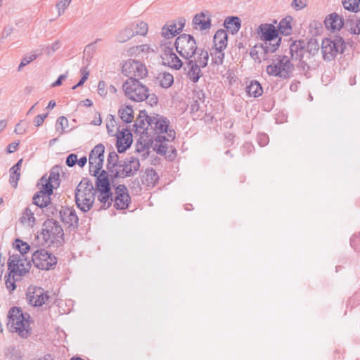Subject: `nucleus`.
Here are the masks:
<instances>
[{"mask_svg": "<svg viewBox=\"0 0 360 360\" xmlns=\"http://www.w3.org/2000/svg\"><path fill=\"white\" fill-rule=\"evenodd\" d=\"M122 89L124 95L133 101L141 102L146 99H149L150 105L158 103V98L155 95L150 97L148 87L139 79H127L122 85Z\"/></svg>", "mask_w": 360, "mask_h": 360, "instance_id": "obj_1", "label": "nucleus"}, {"mask_svg": "<svg viewBox=\"0 0 360 360\" xmlns=\"http://www.w3.org/2000/svg\"><path fill=\"white\" fill-rule=\"evenodd\" d=\"M96 193L92 182L86 178L83 179L75 190L77 207L84 212L89 211L94 202Z\"/></svg>", "mask_w": 360, "mask_h": 360, "instance_id": "obj_2", "label": "nucleus"}, {"mask_svg": "<svg viewBox=\"0 0 360 360\" xmlns=\"http://www.w3.org/2000/svg\"><path fill=\"white\" fill-rule=\"evenodd\" d=\"M8 323L12 332L17 333L22 338H27L30 334V316L28 314H23L21 309L13 307L8 312Z\"/></svg>", "mask_w": 360, "mask_h": 360, "instance_id": "obj_3", "label": "nucleus"}, {"mask_svg": "<svg viewBox=\"0 0 360 360\" xmlns=\"http://www.w3.org/2000/svg\"><path fill=\"white\" fill-rule=\"evenodd\" d=\"M186 60L184 70L187 72L188 77L195 83L202 76L201 69L207 65L209 53L206 50L200 49L195 57Z\"/></svg>", "mask_w": 360, "mask_h": 360, "instance_id": "obj_4", "label": "nucleus"}, {"mask_svg": "<svg viewBox=\"0 0 360 360\" xmlns=\"http://www.w3.org/2000/svg\"><path fill=\"white\" fill-rule=\"evenodd\" d=\"M150 120V131H154V139L156 141H170L175 137V132L174 130L168 129L169 121L162 116L159 115H152Z\"/></svg>", "mask_w": 360, "mask_h": 360, "instance_id": "obj_5", "label": "nucleus"}, {"mask_svg": "<svg viewBox=\"0 0 360 360\" xmlns=\"http://www.w3.org/2000/svg\"><path fill=\"white\" fill-rule=\"evenodd\" d=\"M174 46L179 54L186 60L195 57L202 49L198 48L194 37L188 34H180L176 39Z\"/></svg>", "mask_w": 360, "mask_h": 360, "instance_id": "obj_6", "label": "nucleus"}, {"mask_svg": "<svg viewBox=\"0 0 360 360\" xmlns=\"http://www.w3.org/2000/svg\"><path fill=\"white\" fill-rule=\"evenodd\" d=\"M294 65L286 56H279L266 67V72L270 76L287 79L290 77Z\"/></svg>", "mask_w": 360, "mask_h": 360, "instance_id": "obj_7", "label": "nucleus"}, {"mask_svg": "<svg viewBox=\"0 0 360 360\" xmlns=\"http://www.w3.org/2000/svg\"><path fill=\"white\" fill-rule=\"evenodd\" d=\"M30 261L27 260L22 255H11L8 260V270L9 276L12 279L20 280L21 276L29 271Z\"/></svg>", "mask_w": 360, "mask_h": 360, "instance_id": "obj_8", "label": "nucleus"}, {"mask_svg": "<svg viewBox=\"0 0 360 360\" xmlns=\"http://www.w3.org/2000/svg\"><path fill=\"white\" fill-rule=\"evenodd\" d=\"M345 43L340 36H335L333 40L325 38L321 43V52L325 60L330 61L335 58L338 53H343Z\"/></svg>", "mask_w": 360, "mask_h": 360, "instance_id": "obj_9", "label": "nucleus"}, {"mask_svg": "<svg viewBox=\"0 0 360 360\" xmlns=\"http://www.w3.org/2000/svg\"><path fill=\"white\" fill-rule=\"evenodd\" d=\"M32 261L37 268L49 270L56 264L57 258L46 249H39L33 252Z\"/></svg>", "mask_w": 360, "mask_h": 360, "instance_id": "obj_10", "label": "nucleus"}, {"mask_svg": "<svg viewBox=\"0 0 360 360\" xmlns=\"http://www.w3.org/2000/svg\"><path fill=\"white\" fill-rule=\"evenodd\" d=\"M44 240L47 243L58 241L64 235L63 230L59 223L53 219H47L44 223L41 231Z\"/></svg>", "mask_w": 360, "mask_h": 360, "instance_id": "obj_11", "label": "nucleus"}, {"mask_svg": "<svg viewBox=\"0 0 360 360\" xmlns=\"http://www.w3.org/2000/svg\"><path fill=\"white\" fill-rule=\"evenodd\" d=\"M140 167L139 158L133 156L120 160L115 172V178H125L134 176Z\"/></svg>", "mask_w": 360, "mask_h": 360, "instance_id": "obj_12", "label": "nucleus"}, {"mask_svg": "<svg viewBox=\"0 0 360 360\" xmlns=\"http://www.w3.org/2000/svg\"><path fill=\"white\" fill-rule=\"evenodd\" d=\"M122 72L129 79H142L148 73L146 66L142 63L135 60L126 61L122 65Z\"/></svg>", "mask_w": 360, "mask_h": 360, "instance_id": "obj_13", "label": "nucleus"}, {"mask_svg": "<svg viewBox=\"0 0 360 360\" xmlns=\"http://www.w3.org/2000/svg\"><path fill=\"white\" fill-rule=\"evenodd\" d=\"M281 39L275 44H270L264 42L263 44L255 45L250 51V56L255 60L261 62L262 60H265L268 53L275 52L279 46Z\"/></svg>", "mask_w": 360, "mask_h": 360, "instance_id": "obj_14", "label": "nucleus"}, {"mask_svg": "<svg viewBox=\"0 0 360 360\" xmlns=\"http://www.w3.org/2000/svg\"><path fill=\"white\" fill-rule=\"evenodd\" d=\"M27 300L33 307H41L46 304L49 299L47 292L41 288L30 286L27 292Z\"/></svg>", "mask_w": 360, "mask_h": 360, "instance_id": "obj_15", "label": "nucleus"}, {"mask_svg": "<svg viewBox=\"0 0 360 360\" xmlns=\"http://www.w3.org/2000/svg\"><path fill=\"white\" fill-rule=\"evenodd\" d=\"M42 186H44V192L48 194H52L53 190L60 185V168L58 166L53 167L49 176H44L41 179Z\"/></svg>", "mask_w": 360, "mask_h": 360, "instance_id": "obj_16", "label": "nucleus"}, {"mask_svg": "<svg viewBox=\"0 0 360 360\" xmlns=\"http://www.w3.org/2000/svg\"><path fill=\"white\" fill-rule=\"evenodd\" d=\"M150 120H152V116L148 115L145 110L141 111L133 124L132 130L136 134L149 135L151 124Z\"/></svg>", "mask_w": 360, "mask_h": 360, "instance_id": "obj_17", "label": "nucleus"}, {"mask_svg": "<svg viewBox=\"0 0 360 360\" xmlns=\"http://www.w3.org/2000/svg\"><path fill=\"white\" fill-rule=\"evenodd\" d=\"M114 207L117 210H123L128 207L131 198L124 185H119L115 189Z\"/></svg>", "mask_w": 360, "mask_h": 360, "instance_id": "obj_18", "label": "nucleus"}, {"mask_svg": "<svg viewBox=\"0 0 360 360\" xmlns=\"http://www.w3.org/2000/svg\"><path fill=\"white\" fill-rule=\"evenodd\" d=\"M162 63L165 65L174 69L179 70L183 66L182 61L173 51V49L170 47H165L161 55Z\"/></svg>", "mask_w": 360, "mask_h": 360, "instance_id": "obj_19", "label": "nucleus"}, {"mask_svg": "<svg viewBox=\"0 0 360 360\" xmlns=\"http://www.w3.org/2000/svg\"><path fill=\"white\" fill-rule=\"evenodd\" d=\"M257 32L260 39L270 44H271V41L275 40L278 36V30L275 26L268 23L261 24L258 27Z\"/></svg>", "mask_w": 360, "mask_h": 360, "instance_id": "obj_20", "label": "nucleus"}, {"mask_svg": "<svg viewBox=\"0 0 360 360\" xmlns=\"http://www.w3.org/2000/svg\"><path fill=\"white\" fill-rule=\"evenodd\" d=\"M117 151L121 153L126 150L132 143V135L131 131L127 129H117Z\"/></svg>", "mask_w": 360, "mask_h": 360, "instance_id": "obj_21", "label": "nucleus"}, {"mask_svg": "<svg viewBox=\"0 0 360 360\" xmlns=\"http://www.w3.org/2000/svg\"><path fill=\"white\" fill-rule=\"evenodd\" d=\"M59 214L61 221L70 228L75 229L78 226L79 219L72 207H62Z\"/></svg>", "mask_w": 360, "mask_h": 360, "instance_id": "obj_22", "label": "nucleus"}, {"mask_svg": "<svg viewBox=\"0 0 360 360\" xmlns=\"http://www.w3.org/2000/svg\"><path fill=\"white\" fill-rule=\"evenodd\" d=\"M193 24L195 29L200 31L210 29L211 27V15L209 11H202L195 15Z\"/></svg>", "mask_w": 360, "mask_h": 360, "instance_id": "obj_23", "label": "nucleus"}, {"mask_svg": "<svg viewBox=\"0 0 360 360\" xmlns=\"http://www.w3.org/2000/svg\"><path fill=\"white\" fill-rule=\"evenodd\" d=\"M37 210L38 208L34 205H30L26 207L21 214L20 223L27 227H33L36 224V219L34 215Z\"/></svg>", "mask_w": 360, "mask_h": 360, "instance_id": "obj_24", "label": "nucleus"}, {"mask_svg": "<svg viewBox=\"0 0 360 360\" xmlns=\"http://www.w3.org/2000/svg\"><path fill=\"white\" fill-rule=\"evenodd\" d=\"M325 26L328 30L333 32L339 31L344 25V20L342 16L336 13H333L326 17Z\"/></svg>", "mask_w": 360, "mask_h": 360, "instance_id": "obj_25", "label": "nucleus"}, {"mask_svg": "<svg viewBox=\"0 0 360 360\" xmlns=\"http://www.w3.org/2000/svg\"><path fill=\"white\" fill-rule=\"evenodd\" d=\"M306 52V43L304 41H295L290 46V53L292 60H301Z\"/></svg>", "mask_w": 360, "mask_h": 360, "instance_id": "obj_26", "label": "nucleus"}, {"mask_svg": "<svg viewBox=\"0 0 360 360\" xmlns=\"http://www.w3.org/2000/svg\"><path fill=\"white\" fill-rule=\"evenodd\" d=\"M51 194H48L44 192V186H42V189L33 196L32 205H34L37 208H44L47 207L51 203Z\"/></svg>", "mask_w": 360, "mask_h": 360, "instance_id": "obj_27", "label": "nucleus"}, {"mask_svg": "<svg viewBox=\"0 0 360 360\" xmlns=\"http://www.w3.org/2000/svg\"><path fill=\"white\" fill-rule=\"evenodd\" d=\"M96 176V192L110 191V182L107 172L105 170H102Z\"/></svg>", "mask_w": 360, "mask_h": 360, "instance_id": "obj_28", "label": "nucleus"}, {"mask_svg": "<svg viewBox=\"0 0 360 360\" xmlns=\"http://www.w3.org/2000/svg\"><path fill=\"white\" fill-rule=\"evenodd\" d=\"M120 163V160H119V156L117 153L115 151L110 152L107 160V169L114 178Z\"/></svg>", "mask_w": 360, "mask_h": 360, "instance_id": "obj_29", "label": "nucleus"}, {"mask_svg": "<svg viewBox=\"0 0 360 360\" xmlns=\"http://www.w3.org/2000/svg\"><path fill=\"white\" fill-rule=\"evenodd\" d=\"M214 44L216 48L220 49H226L227 46L228 34L224 30H219L214 36Z\"/></svg>", "mask_w": 360, "mask_h": 360, "instance_id": "obj_30", "label": "nucleus"}, {"mask_svg": "<svg viewBox=\"0 0 360 360\" xmlns=\"http://www.w3.org/2000/svg\"><path fill=\"white\" fill-rule=\"evenodd\" d=\"M240 19L236 16L228 17L224 21V27L233 34H236L240 28Z\"/></svg>", "mask_w": 360, "mask_h": 360, "instance_id": "obj_31", "label": "nucleus"}, {"mask_svg": "<svg viewBox=\"0 0 360 360\" xmlns=\"http://www.w3.org/2000/svg\"><path fill=\"white\" fill-rule=\"evenodd\" d=\"M179 34L175 22H170L162 27L161 35L165 39H171Z\"/></svg>", "mask_w": 360, "mask_h": 360, "instance_id": "obj_32", "label": "nucleus"}, {"mask_svg": "<svg viewBox=\"0 0 360 360\" xmlns=\"http://www.w3.org/2000/svg\"><path fill=\"white\" fill-rule=\"evenodd\" d=\"M156 80L160 86L167 89L174 83V77L169 72H163L158 74Z\"/></svg>", "mask_w": 360, "mask_h": 360, "instance_id": "obj_33", "label": "nucleus"}, {"mask_svg": "<svg viewBox=\"0 0 360 360\" xmlns=\"http://www.w3.org/2000/svg\"><path fill=\"white\" fill-rule=\"evenodd\" d=\"M120 119L126 123H131L134 120V110L129 105H122L118 110Z\"/></svg>", "mask_w": 360, "mask_h": 360, "instance_id": "obj_34", "label": "nucleus"}, {"mask_svg": "<svg viewBox=\"0 0 360 360\" xmlns=\"http://www.w3.org/2000/svg\"><path fill=\"white\" fill-rule=\"evenodd\" d=\"M103 158L96 157H89V172L94 176H97L99 171L102 169L103 165Z\"/></svg>", "mask_w": 360, "mask_h": 360, "instance_id": "obj_35", "label": "nucleus"}, {"mask_svg": "<svg viewBox=\"0 0 360 360\" xmlns=\"http://www.w3.org/2000/svg\"><path fill=\"white\" fill-rule=\"evenodd\" d=\"M130 27H132V30L135 35L145 36L148 30V24L141 20H136L131 24Z\"/></svg>", "mask_w": 360, "mask_h": 360, "instance_id": "obj_36", "label": "nucleus"}, {"mask_svg": "<svg viewBox=\"0 0 360 360\" xmlns=\"http://www.w3.org/2000/svg\"><path fill=\"white\" fill-rule=\"evenodd\" d=\"M291 20L292 18L290 16L282 19L278 26V33L280 32L283 35L290 34L292 32Z\"/></svg>", "mask_w": 360, "mask_h": 360, "instance_id": "obj_37", "label": "nucleus"}, {"mask_svg": "<svg viewBox=\"0 0 360 360\" xmlns=\"http://www.w3.org/2000/svg\"><path fill=\"white\" fill-rule=\"evenodd\" d=\"M246 91L250 96L257 98L262 94L263 89L261 84L257 81H252L246 87Z\"/></svg>", "mask_w": 360, "mask_h": 360, "instance_id": "obj_38", "label": "nucleus"}, {"mask_svg": "<svg viewBox=\"0 0 360 360\" xmlns=\"http://www.w3.org/2000/svg\"><path fill=\"white\" fill-rule=\"evenodd\" d=\"M98 199L102 203V207L107 209L113 201L112 193L110 191L98 192Z\"/></svg>", "mask_w": 360, "mask_h": 360, "instance_id": "obj_39", "label": "nucleus"}, {"mask_svg": "<svg viewBox=\"0 0 360 360\" xmlns=\"http://www.w3.org/2000/svg\"><path fill=\"white\" fill-rule=\"evenodd\" d=\"M134 36L132 27L129 25L123 30H120L116 36V39L120 43H124L129 40Z\"/></svg>", "mask_w": 360, "mask_h": 360, "instance_id": "obj_40", "label": "nucleus"}, {"mask_svg": "<svg viewBox=\"0 0 360 360\" xmlns=\"http://www.w3.org/2000/svg\"><path fill=\"white\" fill-rule=\"evenodd\" d=\"M342 4L345 9L357 13L360 11V0H342Z\"/></svg>", "mask_w": 360, "mask_h": 360, "instance_id": "obj_41", "label": "nucleus"}, {"mask_svg": "<svg viewBox=\"0 0 360 360\" xmlns=\"http://www.w3.org/2000/svg\"><path fill=\"white\" fill-rule=\"evenodd\" d=\"M68 127V120L65 116L59 117L56 122V130L58 133V136L63 135Z\"/></svg>", "mask_w": 360, "mask_h": 360, "instance_id": "obj_42", "label": "nucleus"}, {"mask_svg": "<svg viewBox=\"0 0 360 360\" xmlns=\"http://www.w3.org/2000/svg\"><path fill=\"white\" fill-rule=\"evenodd\" d=\"M224 49L214 48L211 52L212 61L217 65H221L224 58Z\"/></svg>", "mask_w": 360, "mask_h": 360, "instance_id": "obj_43", "label": "nucleus"}, {"mask_svg": "<svg viewBox=\"0 0 360 360\" xmlns=\"http://www.w3.org/2000/svg\"><path fill=\"white\" fill-rule=\"evenodd\" d=\"M9 173H10L9 182H10L11 185L14 188H15L18 186V182L20 177V170L12 167L9 169Z\"/></svg>", "mask_w": 360, "mask_h": 360, "instance_id": "obj_44", "label": "nucleus"}, {"mask_svg": "<svg viewBox=\"0 0 360 360\" xmlns=\"http://www.w3.org/2000/svg\"><path fill=\"white\" fill-rule=\"evenodd\" d=\"M159 179V176L154 169H148L146 172V181L148 184L155 185Z\"/></svg>", "mask_w": 360, "mask_h": 360, "instance_id": "obj_45", "label": "nucleus"}, {"mask_svg": "<svg viewBox=\"0 0 360 360\" xmlns=\"http://www.w3.org/2000/svg\"><path fill=\"white\" fill-rule=\"evenodd\" d=\"M105 147L102 143L96 145L91 151L89 157H96L103 158L104 160Z\"/></svg>", "mask_w": 360, "mask_h": 360, "instance_id": "obj_46", "label": "nucleus"}, {"mask_svg": "<svg viewBox=\"0 0 360 360\" xmlns=\"http://www.w3.org/2000/svg\"><path fill=\"white\" fill-rule=\"evenodd\" d=\"M38 56L39 55L37 53H31L24 56L18 66V71H20L23 67L34 60L38 57Z\"/></svg>", "mask_w": 360, "mask_h": 360, "instance_id": "obj_47", "label": "nucleus"}, {"mask_svg": "<svg viewBox=\"0 0 360 360\" xmlns=\"http://www.w3.org/2000/svg\"><path fill=\"white\" fill-rule=\"evenodd\" d=\"M15 248L19 250V252H20L19 255H22L23 256L30 249V245L27 243H25L20 239L15 240Z\"/></svg>", "mask_w": 360, "mask_h": 360, "instance_id": "obj_48", "label": "nucleus"}, {"mask_svg": "<svg viewBox=\"0 0 360 360\" xmlns=\"http://www.w3.org/2000/svg\"><path fill=\"white\" fill-rule=\"evenodd\" d=\"M307 51L311 55H314L319 49V43L316 39H311L306 46Z\"/></svg>", "mask_w": 360, "mask_h": 360, "instance_id": "obj_49", "label": "nucleus"}, {"mask_svg": "<svg viewBox=\"0 0 360 360\" xmlns=\"http://www.w3.org/2000/svg\"><path fill=\"white\" fill-rule=\"evenodd\" d=\"M72 0H59L56 4V8L58 9V15H61L65 10L69 6Z\"/></svg>", "mask_w": 360, "mask_h": 360, "instance_id": "obj_50", "label": "nucleus"}, {"mask_svg": "<svg viewBox=\"0 0 360 360\" xmlns=\"http://www.w3.org/2000/svg\"><path fill=\"white\" fill-rule=\"evenodd\" d=\"M116 127V121L115 117L112 115H109L108 116V120L106 124V128L110 134H112L115 131V128Z\"/></svg>", "mask_w": 360, "mask_h": 360, "instance_id": "obj_51", "label": "nucleus"}, {"mask_svg": "<svg viewBox=\"0 0 360 360\" xmlns=\"http://www.w3.org/2000/svg\"><path fill=\"white\" fill-rule=\"evenodd\" d=\"M60 47V41H56L54 43L46 46V48L44 49V51L47 55H51L55 51L58 50Z\"/></svg>", "mask_w": 360, "mask_h": 360, "instance_id": "obj_52", "label": "nucleus"}, {"mask_svg": "<svg viewBox=\"0 0 360 360\" xmlns=\"http://www.w3.org/2000/svg\"><path fill=\"white\" fill-rule=\"evenodd\" d=\"M108 89L107 85L104 81H100L98 84V94L102 96L105 97L107 95Z\"/></svg>", "mask_w": 360, "mask_h": 360, "instance_id": "obj_53", "label": "nucleus"}, {"mask_svg": "<svg viewBox=\"0 0 360 360\" xmlns=\"http://www.w3.org/2000/svg\"><path fill=\"white\" fill-rule=\"evenodd\" d=\"M257 142L260 146H265L269 143V136L265 134H259L257 135Z\"/></svg>", "mask_w": 360, "mask_h": 360, "instance_id": "obj_54", "label": "nucleus"}, {"mask_svg": "<svg viewBox=\"0 0 360 360\" xmlns=\"http://www.w3.org/2000/svg\"><path fill=\"white\" fill-rule=\"evenodd\" d=\"M80 71L82 75V77L77 83V86H82L84 84V82L87 80L89 75V72L87 70L86 68H82Z\"/></svg>", "mask_w": 360, "mask_h": 360, "instance_id": "obj_55", "label": "nucleus"}, {"mask_svg": "<svg viewBox=\"0 0 360 360\" xmlns=\"http://www.w3.org/2000/svg\"><path fill=\"white\" fill-rule=\"evenodd\" d=\"M77 161V155L72 153L69 155L66 159V165L68 167H73L75 165Z\"/></svg>", "mask_w": 360, "mask_h": 360, "instance_id": "obj_56", "label": "nucleus"}, {"mask_svg": "<svg viewBox=\"0 0 360 360\" xmlns=\"http://www.w3.org/2000/svg\"><path fill=\"white\" fill-rule=\"evenodd\" d=\"M47 116H48L47 113L38 115L37 116L35 117V118L34 120V124L36 127L41 126L43 124L44 120L46 118Z\"/></svg>", "mask_w": 360, "mask_h": 360, "instance_id": "obj_57", "label": "nucleus"}, {"mask_svg": "<svg viewBox=\"0 0 360 360\" xmlns=\"http://www.w3.org/2000/svg\"><path fill=\"white\" fill-rule=\"evenodd\" d=\"M292 6L296 9L300 10L306 6L305 0H293Z\"/></svg>", "mask_w": 360, "mask_h": 360, "instance_id": "obj_58", "label": "nucleus"}, {"mask_svg": "<svg viewBox=\"0 0 360 360\" xmlns=\"http://www.w3.org/2000/svg\"><path fill=\"white\" fill-rule=\"evenodd\" d=\"M68 77V72L65 74L61 75L52 84L53 87L58 86L62 84L63 80L65 79Z\"/></svg>", "mask_w": 360, "mask_h": 360, "instance_id": "obj_59", "label": "nucleus"}, {"mask_svg": "<svg viewBox=\"0 0 360 360\" xmlns=\"http://www.w3.org/2000/svg\"><path fill=\"white\" fill-rule=\"evenodd\" d=\"M11 278H12V276H8V278L6 280V285L8 289H11V290H13L15 289V281L16 280L13 279L11 281Z\"/></svg>", "mask_w": 360, "mask_h": 360, "instance_id": "obj_60", "label": "nucleus"}, {"mask_svg": "<svg viewBox=\"0 0 360 360\" xmlns=\"http://www.w3.org/2000/svg\"><path fill=\"white\" fill-rule=\"evenodd\" d=\"M351 32L354 34H360V18L356 20V23L351 27Z\"/></svg>", "mask_w": 360, "mask_h": 360, "instance_id": "obj_61", "label": "nucleus"}, {"mask_svg": "<svg viewBox=\"0 0 360 360\" xmlns=\"http://www.w3.org/2000/svg\"><path fill=\"white\" fill-rule=\"evenodd\" d=\"M18 146V143L13 142L11 144H9L7 147V152L8 153H12L15 152L17 150V148Z\"/></svg>", "mask_w": 360, "mask_h": 360, "instance_id": "obj_62", "label": "nucleus"}, {"mask_svg": "<svg viewBox=\"0 0 360 360\" xmlns=\"http://www.w3.org/2000/svg\"><path fill=\"white\" fill-rule=\"evenodd\" d=\"M176 23L177 25V30L180 33L185 25V20L184 18H179Z\"/></svg>", "mask_w": 360, "mask_h": 360, "instance_id": "obj_63", "label": "nucleus"}, {"mask_svg": "<svg viewBox=\"0 0 360 360\" xmlns=\"http://www.w3.org/2000/svg\"><path fill=\"white\" fill-rule=\"evenodd\" d=\"M200 108V103L198 101H195L191 106V110L192 112H197Z\"/></svg>", "mask_w": 360, "mask_h": 360, "instance_id": "obj_64", "label": "nucleus"}]
</instances>
